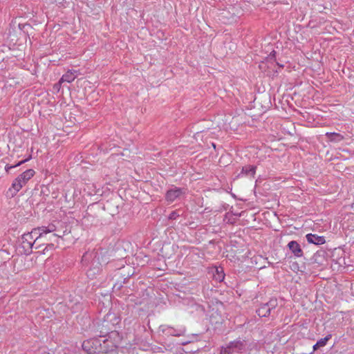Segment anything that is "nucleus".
<instances>
[{
	"label": "nucleus",
	"mask_w": 354,
	"mask_h": 354,
	"mask_svg": "<svg viewBox=\"0 0 354 354\" xmlns=\"http://www.w3.org/2000/svg\"><path fill=\"white\" fill-rule=\"evenodd\" d=\"M116 348L115 344L109 338L98 337L90 338L83 342L82 348L88 354L107 353Z\"/></svg>",
	"instance_id": "1"
},
{
	"label": "nucleus",
	"mask_w": 354,
	"mask_h": 354,
	"mask_svg": "<svg viewBox=\"0 0 354 354\" xmlns=\"http://www.w3.org/2000/svg\"><path fill=\"white\" fill-rule=\"evenodd\" d=\"M109 317L110 315H106L97 326V333L98 334L97 335L103 339L109 338L112 339V337L117 335L114 326L115 324L110 323Z\"/></svg>",
	"instance_id": "2"
},
{
	"label": "nucleus",
	"mask_w": 354,
	"mask_h": 354,
	"mask_svg": "<svg viewBox=\"0 0 354 354\" xmlns=\"http://www.w3.org/2000/svg\"><path fill=\"white\" fill-rule=\"evenodd\" d=\"M186 329L184 326L174 328L169 325H160L158 329V334L164 339L169 337H180L185 335Z\"/></svg>",
	"instance_id": "3"
},
{
	"label": "nucleus",
	"mask_w": 354,
	"mask_h": 354,
	"mask_svg": "<svg viewBox=\"0 0 354 354\" xmlns=\"http://www.w3.org/2000/svg\"><path fill=\"white\" fill-rule=\"evenodd\" d=\"M55 226L54 225H48V226H41L32 229L28 234L31 236L36 243L39 240L45 238L46 236L50 233L55 231Z\"/></svg>",
	"instance_id": "4"
},
{
	"label": "nucleus",
	"mask_w": 354,
	"mask_h": 354,
	"mask_svg": "<svg viewBox=\"0 0 354 354\" xmlns=\"http://www.w3.org/2000/svg\"><path fill=\"white\" fill-rule=\"evenodd\" d=\"M26 184V183L18 176L12 181L11 187L7 190L6 196L10 198H13Z\"/></svg>",
	"instance_id": "5"
},
{
	"label": "nucleus",
	"mask_w": 354,
	"mask_h": 354,
	"mask_svg": "<svg viewBox=\"0 0 354 354\" xmlns=\"http://www.w3.org/2000/svg\"><path fill=\"white\" fill-rule=\"evenodd\" d=\"M185 193V189L184 188L174 187L167 191L165 194V199L169 203H173Z\"/></svg>",
	"instance_id": "6"
},
{
	"label": "nucleus",
	"mask_w": 354,
	"mask_h": 354,
	"mask_svg": "<svg viewBox=\"0 0 354 354\" xmlns=\"http://www.w3.org/2000/svg\"><path fill=\"white\" fill-rule=\"evenodd\" d=\"M22 239V247L25 250L26 254H30L32 252L33 245L36 243L34 239L28 234L25 233L21 236Z\"/></svg>",
	"instance_id": "7"
},
{
	"label": "nucleus",
	"mask_w": 354,
	"mask_h": 354,
	"mask_svg": "<svg viewBox=\"0 0 354 354\" xmlns=\"http://www.w3.org/2000/svg\"><path fill=\"white\" fill-rule=\"evenodd\" d=\"M229 351L232 353H241L245 350V341H241V339H236L232 342H230L229 344L226 346Z\"/></svg>",
	"instance_id": "8"
},
{
	"label": "nucleus",
	"mask_w": 354,
	"mask_h": 354,
	"mask_svg": "<svg viewBox=\"0 0 354 354\" xmlns=\"http://www.w3.org/2000/svg\"><path fill=\"white\" fill-rule=\"evenodd\" d=\"M221 20L225 24H231L236 21L237 16L228 10H223L220 13Z\"/></svg>",
	"instance_id": "9"
},
{
	"label": "nucleus",
	"mask_w": 354,
	"mask_h": 354,
	"mask_svg": "<svg viewBox=\"0 0 354 354\" xmlns=\"http://www.w3.org/2000/svg\"><path fill=\"white\" fill-rule=\"evenodd\" d=\"M77 76V71H71L68 70L65 74L62 75L61 79L59 80L58 84H61L63 82L71 83L75 80V79Z\"/></svg>",
	"instance_id": "10"
},
{
	"label": "nucleus",
	"mask_w": 354,
	"mask_h": 354,
	"mask_svg": "<svg viewBox=\"0 0 354 354\" xmlns=\"http://www.w3.org/2000/svg\"><path fill=\"white\" fill-rule=\"evenodd\" d=\"M288 247L295 256L299 257L302 255V250L299 244L297 241H290L288 244Z\"/></svg>",
	"instance_id": "11"
},
{
	"label": "nucleus",
	"mask_w": 354,
	"mask_h": 354,
	"mask_svg": "<svg viewBox=\"0 0 354 354\" xmlns=\"http://www.w3.org/2000/svg\"><path fill=\"white\" fill-rule=\"evenodd\" d=\"M325 261V252L319 251L314 254L313 259H311V265L317 263L318 265H322Z\"/></svg>",
	"instance_id": "12"
},
{
	"label": "nucleus",
	"mask_w": 354,
	"mask_h": 354,
	"mask_svg": "<svg viewBox=\"0 0 354 354\" xmlns=\"http://www.w3.org/2000/svg\"><path fill=\"white\" fill-rule=\"evenodd\" d=\"M270 308L267 306L266 304H262L260 305L259 308L257 309L256 313L260 317H266L270 315Z\"/></svg>",
	"instance_id": "13"
},
{
	"label": "nucleus",
	"mask_w": 354,
	"mask_h": 354,
	"mask_svg": "<svg viewBox=\"0 0 354 354\" xmlns=\"http://www.w3.org/2000/svg\"><path fill=\"white\" fill-rule=\"evenodd\" d=\"M320 222H317L316 221H313V225H311V230L313 231H323L326 230L327 227V224L326 222L322 220L319 221Z\"/></svg>",
	"instance_id": "14"
},
{
	"label": "nucleus",
	"mask_w": 354,
	"mask_h": 354,
	"mask_svg": "<svg viewBox=\"0 0 354 354\" xmlns=\"http://www.w3.org/2000/svg\"><path fill=\"white\" fill-rule=\"evenodd\" d=\"M257 167L254 165H247L242 167L241 174L251 177H254Z\"/></svg>",
	"instance_id": "15"
},
{
	"label": "nucleus",
	"mask_w": 354,
	"mask_h": 354,
	"mask_svg": "<svg viewBox=\"0 0 354 354\" xmlns=\"http://www.w3.org/2000/svg\"><path fill=\"white\" fill-rule=\"evenodd\" d=\"M59 237V236L55 233L51 234L48 237H47L46 235L45 238H43V239H41L42 242L39 245L36 246L35 248L38 249L41 248L42 245L46 244V241H51V243L53 241H57Z\"/></svg>",
	"instance_id": "16"
},
{
	"label": "nucleus",
	"mask_w": 354,
	"mask_h": 354,
	"mask_svg": "<svg viewBox=\"0 0 354 354\" xmlns=\"http://www.w3.org/2000/svg\"><path fill=\"white\" fill-rule=\"evenodd\" d=\"M325 242L326 239L324 236H319L311 233V244L319 245L325 243Z\"/></svg>",
	"instance_id": "17"
},
{
	"label": "nucleus",
	"mask_w": 354,
	"mask_h": 354,
	"mask_svg": "<svg viewBox=\"0 0 354 354\" xmlns=\"http://www.w3.org/2000/svg\"><path fill=\"white\" fill-rule=\"evenodd\" d=\"M35 174V171L32 169H29L24 171L22 174L19 175L20 176V178L23 179L25 183H28L30 179H31Z\"/></svg>",
	"instance_id": "18"
},
{
	"label": "nucleus",
	"mask_w": 354,
	"mask_h": 354,
	"mask_svg": "<svg viewBox=\"0 0 354 354\" xmlns=\"http://www.w3.org/2000/svg\"><path fill=\"white\" fill-rule=\"evenodd\" d=\"M331 338V335H328L325 337L320 339L313 346V350H317L326 346L327 342Z\"/></svg>",
	"instance_id": "19"
},
{
	"label": "nucleus",
	"mask_w": 354,
	"mask_h": 354,
	"mask_svg": "<svg viewBox=\"0 0 354 354\" xmlns=\"http://www.w3.org/2000/svg\"><path fill=\"white\" fill-rule=\"evenodd\" d=\"M31 158H32V156L30 155L27 158L18 162L17 164H15L14 165H10L8 164L5 167V170H6V171L7 173H8L10 169H12L13 168H15V167H17L23 165L24 163H25V162H28V160H30Z\"/></svg>",
	"instance_id": "20"
},
{
	"label": "nucleus",
	"mask_w": 354,
	"mask_h": 354,
	"mask_svg": "<svg viewBox=\"0 0 354 354\" xmlns=\"http://www.w3.org/2000/svg\"><path fill=\"white\" fill-rule=\"evenodd\" d=\"M268 308H270V310L276 308V307L278 306V301L277 299L275 298L270 299L267 303H265Z\"/></svg>",
	"instance_id": "21"
},
{
	"label": "nucleus",
	"mask_w": 354,
	"mask_h": 354,
	"mask_svg": "<svg viewBox=\"0 0 354 354\" xmlns=\"http://www.w3.org/2000/svg\"><path fill=\"white\" fill-rule=\"evenodd\" d=\"M45 245H46V247L41 252L44 254H45L48 250L55 249V245L53 243H46Z\"/></svg>",
	"instance_id": "22"
},
{
	"label": "nucleus",
	"mask_w": 354,
	"mask_h": 354,
	"mask_svg": "<svg viewBox=\"0 0 354 354\" xmlns=\"http://www.w3.org/2000/svg\"><path fill=\"white\" fill-rule=\"evenodd\" d=\"M180 216L178 211H172L169 215V219L170 220H176L177 218Z\"/></svg>",
	"instance_id": "23"
},
{
	"label": "nucleus",
	"mask_w": 354,
	"mask_h": 354,
	"mask_svg": "<svg viewBox=\"0 0 354 354\" xmlns=\"http://www.w3.org/2000/svg\"><path fill=\"white\" fill-rule=\"evenodd\" d=\"M216 272L218 274V279L221 281L224 279L225 274L223 272V270H221V272L218 270V268H216Z\"/></svg>",
	"instance_id": "24"
},
{
	"label": "nucleus",
	"mask_w": 354,
	"mask_h": 354,
	"mask_svg": "<svg viewBox=\"0 0 354 354\" xmlns=\"http://www.w3.org/2000/svg\"><path fill=\"white\" fill-rule=\"evenodd\" d=\"M232 353L229 351V349L225 347V348H222L221 351H220V354H231Z\"/></svg>",
	"instance_id": "25"
},
{
	"label": "nucleus",
	"mask_w": 354,
	"mask_h": 354,
	"mask_svg": "<svg viewBox=\"0 0 354 354\" xmlns=\"http://www.w3.org/2000/svg\"><path fill=\"white\" fill-rule=\"evenodd\" d=\"M275 56H276V52H275L274 50H272V51L270 53V54L269 55V58H270V59H272L274 58V57H275Z\"/></svg>",
	"instance_id": "26"
},
{
	"label": "nucleus",
	"mask_w": 354,
	"mask_h": 354,
	"mask_svg": "<svg viewBox=\"0 0 354 354\" xmlns=\"http://www.w3.org/2000/svg\"><path fill=\"white\" fill-rule=\"evenodd\" d=\"M132 275H133V273L132 274L128 273V274L124 278L123 283H127V280L128 279V278H129Z\"/></svg>",
	"instance_id": "27"
},
{
	"label": "nucleus",
	"mask_w": 354,
	"mask_h": 354,
	"mask_svg": "<svg viewBox=\"0 0 354 354\" xmlns=\"http://www.w3.org/2000/svg\"><path fill=\"white\" fill-rule=\"evenodd\" d=\"M26 26H28V24H19V28L21 29V30H23Z\"/></svg>",
	"instance_id": "28"
},
{
	"label": "nucleus",
	"mask_w": 354,
	"mask_h": 354,
	"mask_svg": "<svg viewBox=\"0 0 354 354\" xmlns=\"http://www.w3.org/2000/svg\"><path fill=\"white\" fill-rule=\"evenodd\" d=\"M306 241H308V243H310V233L309 234H307L306 235Z\"/></svg>",
	"instance_id": "29"
},
{
	"label": "nucleus",
	"mask_w": 354,
	"mask_h": 354,
	"mask_svg": "<svg viewBox=\"0 0 354 354\" xmlns=\"http://www.w3.org/2000/svg\"><path fill=\"white\" fill-rule=\"evenodd\" d=\"M114 319H115V321H116V323L118 324V318L115 316H114Z\"/></svg>",
	"instance_id": "30"
}]
</instances>
